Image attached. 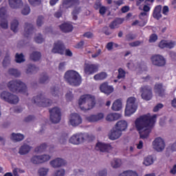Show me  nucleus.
Listing matches in <instances>:
<instances>
[{"label": "nucleus", "mask_w": 176, "mask_h": 176, "mask_svg": "<svg viewBox=\"0 0 176 176\" xmlns=\"http://www.w3.org/2000/svg\"><path fill=\"white\" fill-rule=\"evenodd\" d=\"M0 27L3 30L8 29V14H6V7H1L0 8Z\"/></svg>", "instance_id": "obj_10"}, {"label": "nucleus", "mask_w": 176, "mask_h": 176, "mask_svg": "<svg viewBox=\"0 0 176 176\" xmlns=\"http://www.w3.org/2000/svg\"><path fill=\"white\" fill-rule=\"evenodd\" d=\"M126 41H133V39H135V34L129 33L126 35Z\"/></svg>", "instance_id": "obj_62"}, {"label": "nucleus", "mask_w": 176, "mask_h": 176, "mask_svg": "<svg viewBox=\"0 0 176 176\" xmlns=\"http://www.w3.org/2000/svg\"><path fill=\"white\" fill-rule=\"evenodd\" d=\"M175 46V41H168L166 40H162L159 43V47L161 49H173Z\"/></svg>", "instance_id": "obj_23"}, {"label": "nucleus", "mask_w": 176, "mask_h": 176, "mask_svg": "<svg viewBox=\"0 0 176 176\" xmlns=\"http://www.w3.org/2000/svg\"><path fill=\"white\" fill-rule=\"evenodd\" d=\"M19 28V21L14 19L11 23V30L13 32H17Z\"/></svg>", "instance_id": "obj_42"}, {"label": "nucleus", "mask_w": 176, "mask_h": 176, "mask_svg": "<svg viewBox=\"0 0 176 176\" xmlns=\"http://www.w3.org/2000/svg\"><path fill=\"white\" fill-rule=\"evenodd\" d=\"M49 173V168H41L38 169V173L40 176H46Z\"/></svg>", "instance_id": "obj_47"}, {"label": "nucleus", "mask_w": 176, "mask_h": 176, "mask_svg": "<svg viewBox=\"0 0 176 176\" xmlns=\"http://www.w3.org/2000/svg\"><path fill=\"white\" fill-rule=\"evenodd\" d=\"M98 64L85 63L84 67V72L86 75H93L98 72Z\"/></svg>", "instance_id": "obj_12"}, {"label": "nucleus", "mask_w": 176, "mask_h": 176, "mask_svg": "<svg viewBox=\"0 0 176 176\" xmlns=\"http://www.w3.org/2000/svg\"><path fill=\"white\" fill-rule=\"evenodd\" d=\"M50 119L52 123H60L61 120V110L58 107H54L49 110Z\"/></svg>", "instance_id": "obj_9"}, {"label": "nucleus", "mask_w": 176, "mask_h": 176, "mask_svg": "<svg viewBox=\"0 0 176 176\" xmlns=\"http://www.w3.org/2000/svg\"><path fill=\"white\" fill-rule=\"evenodd\" d=\"M30 12H31V9L30 8V6L25 5L21 13L22 14H24L25 16H27V14H30Z\"/></svg>", "instance_id": "obj_51"}, {"label": "nucleus", "mask_w": 176, "mask_h": 176, "mask_svg": "<svg viewBox=\"0 0 176 176\" xmlns=\"http://www.w3.org/2000/svg\"><path fill=\"white\" fill-rule=\"evenodd\" d=\"M111 109L113 111H120L122 109V100L120 99L115 100L112 104Z\"/></svg>", "instance_id": "obj_35"}, {"label": "nucleus", "mask_w": 176, "mask_h": 176, "mask_svg": "<svg viewBox=\"0 0 176 176\" xmlns=\"http://www.w3.org/2000/svg\"><path fill=\"white\" fill-rule=\"evenodd\" d=\"M79 3V0H64L63 2V6L67 9H69V8H74V6H78Z\"/></svg>", "instance_id": "obj_26"}, {"label": "nucleus", "mask_w": 176, "mask_h": 176, "mask_svg": "<svg viewBox=\"0 0 176 176\" xmlns=\"http://www.w3.org/2000/svg\"><path fill=\"white\" fill-rule=\"evenodd\" d=\"M34 41L36 43H42L44 41L43 38H42V34H38V36L34 38Z\"/></svg>", "instance_id": "obj_57"}, {"label": "nucleus", "mask_w": 176, "mask_h": 176, "mask_svg": "<svg viewBox=\"0 0 176 176\" xmlns=\"http://www.w3.org/2000/svg\"><path fill=\"white\" fill-rule=\"evenodd\" d=\"M79 12H80V8L75 9L73 10L72 13L73 16V20H78V14H79Z\"/></svg>", "instance_id": "obj_54"}, {"label": "nucleus", "mask_w": 176, "mask_h": 176, "mask_svg": "<svg viewBox=\"0 0 176 176\" xmlns=\"http://www.w3.org/2000/svg\"><path fill=\"white\" fill-rule=\"evenodd\" d=\"M50 160V155H34L31 158V162L33 164H41Z\"/></svg>", "instance_id": "obj_13"}, {"label": "nucleus", "mask_w": 176, "mask_h": 176, "mask_svg": "<svg viewBox=\"0 0 176 176\" xmlns=\"http://www.w3.org/2000/svg\"><path fill=\"white\" fill-rule=\"evenodd\" d=\"M78 105L81 111H90L96 106V98L89 94L82 95L78 100Z\"/></svg>", "instance_id": "obj_2"}, {"label": "nucleus", "mask_w": 176, "mask_h": 176, "mask_svg": "<svg viewBox=\"0 0 176 176\" xmlns=\"http://www.w3.org/2000/svg\"><path fill=\"white\" fill-rule=\"evenodd\" d=\"M156 114L153 116L150 113L143 115L138 118L135 121V126L139 131L140 137L142 140H145L149 137V134L152 131V127L156 123Z\"/></svg>", "instance_id": "obj_1"}, {"label": "nucleus", "mask_w": 176, "mask_h": 176, "mask_svg": "<svg viewBox=\"0 0 176 176\" xmlns=\"http://www.w3.org/2000/svg\"><path fill=\"white\" fill-rule=\"evenodd\" d=\"M123 21H124V19L116 18L109 24V28H111V30L118 28L120 24H123Z\"/></svg>", "instance_id": "obj_30"}, {"label": "nucleus", "mask_w": 176, "mask_h": 176, "mask_svg": "<svg viewBox=\"0 0 176 176\" xmlns=\"http://www.w3.org/2000/svg\"><path fill=\"white\" fill-rule=\"evenodd\" d=\"M120 114L119 113H110L109 115L107 116L106 117V120L107 122H114L115 120H118L119 119H120Z\"/></svg>", "instance_id": "obj_32"}, {"label": "nucleus", "mask_w": 176, "mask_h": 176, "mask_svg": "<svg viewBox=\"0 0 176 176\" xmlns=\"http://www.w3.org/2000/svg\"><path fill=\"white\" fill-rule=\"evenodd\" d=\"M154 93L159 97L166 96V87L162 82H157L154 85Z\"/></svg>", "instance_id": "obj_15"}, {"label": "nucleus", "mask_w": 176, "mask_h": 176, "mask_svg": "<svg viewBox=\"0 0 176 176\" xmlns=\"http://www.w3.org/2000/svg\"><path fill=\"white\" fill-rule=\"evenodd\" d=\"M51 93L54 97H57L60 94V88L58 87H54L51 89Z\"/></svg>", "instance_id": "obj_48"}, {"label": "nucleus", "mask_w": 176, "mask_h": 176, "mask_svg": "<svg viewBox=\"0 0 176 176\" xmlns=\"http://www.w3.org/2000/svg\"><path fill=\"white\" fill-rule=\"evenodd\" d=\"M33 104H36L38 107H50L53 104V101L50 99H46L42 94H40L36 97L33 98Z\"/></svg>", "instance_id": "obj_6"}, {"label": "nucleus", "mask_w": 176, "mask_h": 176, "mask_svg": "<svg viewBox=\"0 0 176 176\" xmlns=\"http://www.w3.org/2000/svg\"><path fill=\"white\" fill-rule=\"evenodd\" d=\"M8 64H10V57L6 55L3 60V67H8Z\"/></svg>", "instance_id": "obj_53"}, {"label": "nucleus", "mask_w": 176, "mask_h": 176, "mask_svg": "<svg viewBox=\"0 0 176 176\" xmlns=\"http://www.w3.org/2000/svg\"><path fill=\"white\" fill-rule=\"evenodd\" d=\"M137 99L134 97H130L127 99L126 105L125 108V116H131L133 113H135V111H137V104H135V101Z\"/></svg>", "instance_id": "obj_5"}, {"label": "nucleus", "mask_w": 176, "mask_h": 176, "mask_svg": "<svg viewBox=\"0 0 176 176\" xmlns=\"http://www.w3.org/2000/svg\"><path fill=\"white\" fill-rule=\"evenodd\" d=\"M125 77H126V72L123 69L119 68L118 75L117 76L118 79H123Z\"/></svg>", "instance_id": "obj_49"}, {"label": "nucleus", "mask_w": 176, "mask_h": 176, "mask_svg": "<svg viewBox=\"0 0 176 176\" xmlns=\"http://www.w3.org/2000/svg\"><path fill=\"white\" fill-rule=\"evenodd\" d=\"M120 137H122V132L119 131V129H118L116 127L113 128L109 134V138L112 141H115V140H118L120 138Z\"/></svg>", "instance_id": "obj_22"}, {"label": "nucleus", "mask_w": 176, "mask_h": 176, "mask_svg": "<svg viewBox=\"0 0 176 176\" xmlns=\"http://www.w3.org/2000/svg\"><path fill=\"white\" fill-rule=\"evenodd\" d=\"M45 18L43 16H39L36 21V24L38 27H42V24H43V19Z\"/></svg>", "instance_id": "obj_56"}, {"label": "nucleus", "mask_w": 176, "mask_h": 176, "mask_svg": "<svg viewBox=\"0 0 176 176\" xmlns=\"http://www.w3.org/2000/svg\"><path fill=\"white\" fill-rule=\"evenodd\" d=\"M29 3L30 5H32L33 6H35V5H40L41 2H42V0H28Z\"/></svg>", "instance_id": "obj_61"}, {"label": "nucleus", "mask_w": 176, "mask_h": 176, "mask_svg": "<svg viewBox=\"0 0 176 176\" xmlns=\"http://www.w3.org/2000/svg\"><path fill=\"white\" fill-rule=\"evenodd\" d=\"M96 148L100 152L109 153L110 151H112V146L111 144L102 142H98Z\"/></svg>", "instance_id": "obj_20"}, {"label": "nucleus", "mask_w": 176, "mask_h": 176, "mask_svg": "<svg viewBox=\"0 0 176 176\" xmlns=\"http://www.w3.org/2000/svg\"><path fill=\"white\" fill-rule=\"evenodd\" d=\"M83 141H85V137L82 133H76L69 139L70 144H73L74 145H79Z\"/></svg>", "instance_id": "obj_19"}, {"label": "nucleus", "mask_w": 176, "mask_h": 176, "mask_svg": "<svg viewBox=\"0 0 176 176\" xmlns=\"http://www.w3.org/2000/svg\"><path fill=\"white\" fill-rule=\"evenodd\" d=\"M142 43V42L140 41H136L132 43H129V46H131V47H135L137 46H140V45H141Z\"/></svg>", "instance_id": "obj_60"}, {"label": "nucleus", "mask_w": 176, "mask_h": 176, "mask_svg": "<svg viewBox=\"0 0 176 176\" xmlns=\"http://www.w3.org/2000/svg\"><path fill=\"white\" fill-rule=\"evenodd\" d=\"M140 93L142 100L145 101H151L153 98V93L152 92V87L149 85H143L140 88Z\"/></svg>", "instance_id": "obj_7"}, {"label": "nucleus", "mask_w": 176, "mask_h": 176, "mask_svg": "<svg viewBox=\"0 0 176 176\" xmlns=\"http://www.w3.org/2000/svg\"><path fill=\"white\" fill-rule=\"evenodd\" d=\"M34 25L29 23H25L24 28V36L25 38H30V35L34 32Z\"/></svg>", "instance_id": "obj_24"}, {"label": "nucleus", "mask_w": 176, "mask_h": 176, "mask_svg": "<svg viewBox=\"0 0 176 176\" xmlns=\"http://www.w3.org/2000/svg\"><path fill=\"white\" fill-rule=\"evenodd\" d=\"M66 82L71 86H80L82 84V76L75 70H68L64 75Z\"/></svg>", "instance_id": "obj_3"}, {"label": "nucleus", "mask_w": 176, "mask_h": 176, "mask_svg": "<svg viewBox=\"0 0 176 176\" xmlns=\"http://www.w3.org/2000/svg\"><path fill=\"white\" fill-rule=\"evenodd\" d=\"M151 61L153 65L157 67H164L166 65V59L162 55H153L151 57Z\"/></svg>", "instance_id": "obj_16"}, {"label": "nucleus", "mask_w": 176, "mask_h": 176, "mask_svg": "<svg viewBox=\"0 0 176 176\" xmlns=\"http://www.w3.org/2000/svg\"><path fill=\"white\" fill-rule=\"evenodd\" d=\"M164 105L162 103H159L157 104L154 108H153V112H157L158 111H160V109H162V108H163Z\"/></svg>", "instance_id": "obj_63"}, {"label": "nucleus", "mask_w": 176, "mask_h": 176, "mask_svg": "<svg viewBox=\"0 0 176 176\" xmlns=\"http://www.w3.org/2000/svg\"><path fill=\"white\" fill-rule=\"evenodd\" d=\"M119 176H138V174H137V172L133 170H126L120 174Z\"/></svg>", "instance_id": "obj_44"}, {"label": "nucleus", "mask_w": 176, "mask_h": 176, "mask_svg": "<svg viewBox=\"0 0 176 176\" xmlns=\"http://www.w3.org/2000/svg\"><path fill=\"white\" fill-rule=\"evenodd\" d=\"M41 57H42V54L41 52H34L32 54H30V58L33 61H39L41 60Z\"/></svg>", "instance_id": "obj_38"}, {"label": "nucleus", "mask_w": 176, "mask_h": 176, "mask_svg": "<svg viewBox=\"0 0 176 176\" xmlns=\"http://www.w3.org/2000/svg\"><path fill=\"white\" fill-rule=\"evenodd\" d=\"M127 122L125 120H120L116 124V129L122 133V131H124L126 129H127Z\"/></svg>", "instance_id": "obj_31"}, {"label": "nucleus", "mask_w": 176, "mask_h": 176, "mask_svg": "<svg viewBox=\"0 0 176 176\" xmlns=\"http://www.w3.org/2000/svg\"><path fill=\"white\" fill-rule=\"evenodd\" d=\"M8 3L11 9H19L21 6H23L21 0H8Z\"/></svg>", "instance_id": "obj_28"}, {"label": "nucleus", "mask_w": 176, "mask_h": 176, "mask_svg": "<svg viewBox=\"0 0 176 176\" xmlns=\"http://www.w3.org/2000/svg\"><path fill=\"white\" fill-rule=\"evenodd\" d=\"M131 25H139V27H145V25H146V21H140L138 20H135L132 23Z\"/></svg>", "instance_id": "obj_50"}, {"label": "nucleus", "mask_w": 176, "mask_h": 176, "mask_svg": "<svg viewBox=\"0 0 176 176\" xmlns=\"http://www.w3.org/2000/svg\"><path fill=\"white\" fill-rule=\"evenodd\" d=\"M169 12L170 9L168 8V6H164L162 8V13L164 14V16H167Z\"/></svg>", "instance_id": "obj_64"}, {"label": "nucleus", "mask_w": 176, "mask_h": 176, "mask_svg": "<svg viewBox=\"0 0 176 176\" xmlns=\"http://www.w3.org/2000/svg\"><path fill=\"white\" fill-rule=\"evenodd\" d=\"M8 87L12 93H22L25 96H28L27 85L20 80L10 81L8 84Z\"/></svg>", "instance_id": "obj_4"}, {"label": "nucleus", "mask_w": 176, "mask_h": 176, "mask_svg": "<svg viewBox=\"0 0 176 176\" xmlns=\"http://www.w3.org/2000/svg\"><path fill=\"white\" fill-rule=\"evenodd\" d=\"M59 28L62 32L65 34L68 32H72L74 31V26L69 23H64L59 25Z\"/></svg>", "instance_id": "obj_25"}, {"label": "nucleus", "mask_w": 176, "mask_h": 176, "mask_svg": "<svg viewBox=\"0 0 176 176\" xmlns=\"http://www.w3.org/2000/svg\"><path fill=\"white\" fill-rule=\"evenodd\" d=\"M107 76L108 74H107L106 72H102L100 73L96 74L94 76V80H104V79H107Z\"/></svg>", "instance_id": "obj_37"}, {"label": "nucleus", "mask_w": 176, "mask_h": 176, "mask_svg": "<svg viewBox=\"0 0 176 176\" xmlns=\"http://www.w3.org/2000/svg\"><path fill=\"white\" fill-rule=\"evenodd\" d=\"M103 119V113H98L96 114H92L86 117V120L89 123H97V122H100V120H102Z\"/></svg>", "instance_id": "obj_18"}, {"label": "nucleus", "mask_w": 176, "mask_h": 176, "mask_svg": "<svg viewBox=\"0 0 176 176\" xmlns=\"http://www.w3.org/2000/svg\"><path fill=\"white\" fill-rule=\"evenodd\" d=\"M39 71V67H36L35 65H28V69H26V74H36Z\"/></svg>", "instance_id": "obj_34"}, {"label": "nucleus", "mask_w": 176, "mask_h": 176, "mask_svg": "<svg viewBox=\"0 0 176 176\" xmlns=\"http://www.w3.org/2000/svg\"><path fill=\"white\" fill-rule=\"evenodd\" d=\"M31 151V146L28 144H23L19 148V153L21 155H27Z\"/></svg>", "instance_id": "obj_33"}, {"label": "nucleus", "mask_w": 176, "mask_h": 176, "mask_svg": "<svg viewBox=\"0 0 176 176\" xmlns=\"http://www.w3.org/2000/svg\"><path fill=\"white\" fill-rule=\"evenodd\" d=\"M8 74L12 76H14L15 78H19V76L21 75L19 70L13 68L9 69Z\"/></svg>", "instance_id": "obj_43"}, {"label": "nucleus", "mask_w": 176, "mask_h": 176, "mask_svg": "<svg viewBox=\"0 0 176 176\" xmlns=\"http://www.w3.org/2000/svg\"><path fill=\"white\" fill-rule=\"evenodd\" d=\"M82 117L76 113H72L69 117V123L73 127L82 124Z\"/></svg>", "instance_id": "obj_14"}, {"label": "nucleus", "mask_w": 176, "mask_h": 176, "mask_svg": "<svg viewBox=\"0 0 176 176\" xmlns=\"http://www.w3.org/2000/svg\"><path fill=\"white\" fill-rule=\"evenodd\" d=\"M65 175V170L64 169H60L59 170H57L54 176H64Z\"/></svg>", "instance_id": "obj_58"}, {"label": "nucleus", "mask_w": 176, "mask_h": 176, "mask_svg": "<svg viewBox=\"0 0 176 176\" xmlns=\"http://www.w3.org/2000/svg\"><path fill=\"white\" fill-rule=\"evenodd\" d=\"M153 146L157 152H162L166 147V144L164 143V140L161 138H157L153 142Z\"/></svg>", "instance_id": "obj_17"}, {"label": "nucleus", "mask_w": 176, "mask_h": 176, "mask_svg": "<svg viewBox=\"0 0 176 176\" xmlns=\"http://www.w3.org/2000/svg\"><path fill=\"white\" fill-rule=\"evenodd\" d=\"M100 91L102 93H104V94H107V96H109V94H111V93H113V87L112 85H108V82H104L102 83L100 87Z\"/></svg>", "instance_id": "obj_21"}, {"label": "nucleus", "mask_w": 176, "mask_h": 176, "mask_svg": "<svg viewBox=\"0 0 176 176\" xmlns=\"http://www.w3.org/2000/svg\"><path fill=\"white\" fill-rule=\"evenodd\" d=\"M47 148V144L46 143H43L41 146L35 148V152H43Z\"/></svg>", "instance_id": "obj_46"}, {"label": "nucleus", "mask_w": 176, "mask_h": 176, "mask_svg": "<svg viewBox=\"0 0 176 176\" xmlns=\"http://www.w3.org/2000/svg\"><path fill=\"white\" fill-rule=\"evenodd\" d=\"M0 97L1 100H3L9 104H17L19 102V96L16 95H13L8 91H3Z\"/></svg>", "instance_id": "obj_8"}, {"label": "nucleus", "mask_w": 176, "mask_h": 176, "mask_svg": "<svg viewBox=\"0 0 176 176\" xmlns=\"http://www.w3.org/2000/svg\"><path fill=\"white\" fill-rule=\"evenodd\" d=\"M111 166L113 168H118V167H120V166H122V160H120V159L115 158L111 162Z\"/></svg>", "instance_id": "obj_40"}, {"label": "nucleus", "mask_w": 176, "mask_h": 176, "mask_svg": "<svg viewBox=\"0 0 176 176\" xmlns=\"http://www.w3.org/2000/svg\"><path fill=\"white\" fill-rule=\"evenodd\" d=\"M50 164L54 167V168H57L58 167L65 166V161L61 158H56V160L51 161Z\"/></svg>", "instance_id": "obj_27"}, {"label": "nucleus", "mask_w": 176, "mask_h": 176, "mask_svg": "<svg viewBox=\"0 0 176 176\" xmlns=\"http://www.w3.org/2000/svg\"><path fill=\"white\" fill-rule=\"evenodd\" d=\"M15 61L18 63H24V61H25L24 59V55H23V54H19V53H16L15 55Z\"/></svg>", "instance_id": "obj_45"}, {"label": "nucleus", "mask_w": 176, "mask_h": 176, "mask_svg": "<svg viewBox=\"0 0 176 176\" xmlns=\"http://www.w3.org/2000/svg\"><path fill=\"white\" fill-rule=\"evenodd\" d=\"M157 41V34H152L150 36L148 42H149L150 43H155V42H156Z\"/></svg>", "instance_id": "obj_52"}, {"label": "nucleus", "mask_w": 176, "mask_h": 176, "mask_svg": "<svg viewBox=\"0 0 176 176\" xmlns=\"http://www.w3.org/2000/svg\"><path fill=\"white\" fill-rule=\"evenodd\" d=\"M153 17L156 20L162 19V6L159 5L155 7L153 12Z\"/></svg>", "instance_id": "obj_29"}, {"label": "nucleus", "mask_w": 176, "mask_h": 176, "mask_svg": "<svg viewBox=\"0 0 176 176\" xmlns=\"http://www.w3.org/2000/svg\"><path fill=\"white\" fill-rule=\"evenodd\" d=\"M39 82L41 84L48 83L49 82V76H47V74L43 73L41 75Z\"/></svg>", "instance_id": "obj_39"}, {"label": "nucleus", "mask_w": 176, "mask_h": 176, "mask_svg": "<svg viewBox=\"0 0 176 176\" xmlns=\"http://www.w3.org/2000/svg\"><path fill=\"white\" fill-rule=\"evenodd\" d=\"M11 140L16 141V142H19L20 141H23V140H24V135L21 133H12L11 135Z\"/></svg>", "instance_id": "obj_36"}, {"label": "nucleus", "mask_w": 176, "mask_h": 176, "mask_svg": "<svg viewBox=\"0 0 176 176\" xmlns=\"http://www.w3.org/2000/svg\"><path fill=\"white\" fill-rule=\"evenodd\" d=\"M65 97L67 101H72L74 100V94L70 91L66 94Z\"/></svg>", "instance_id": "obj_55"}, {"label": "nucleus", "mask_w": 176, "mask_h": 176, "mask_svg": "<svg viewBox=\"0 0 176 176\" xmlns=\"http://www.w3.org/2000/svg\"><path fill=\"white\" fill-rule=\"evenodd\" d=\"M143 164L144 166H151V164H153V157H152V155L147 156L144 158Z\"/></svg>", "instance_id": "obj_41"}, {"label": "nucleus", "mask_w": 176, "mask_h": 176, "mask_svg": "<svg viewBox=\"0 0 176 176\" xmlns=\"http://www.w3.org/2000/svg\"><path fill=\"white\" fill-rule=\"evenodd\" d=\"M65 52V45H64V43L61 41H56L54 43V47L52 50V53H54V54H64V52Z\"/></svg>", "instance_id": "obj_11"}, {"label": "nucleus", "mask_w": 176, "mask_h": 176, "mask_svg": "<svg viewBox=\"0 0 176 176\" xmlns=\"http://www.w3.org/2000/svg\"><path fill=\"white\" fill-rule=\"evenodd\" d=\"M82 36L85 38H87L88 39H91V38H93V36H94V34H93V33H91V32H87L84 33Z\"/></svg>", "instance_id": "obj_59"}]
</instances>
